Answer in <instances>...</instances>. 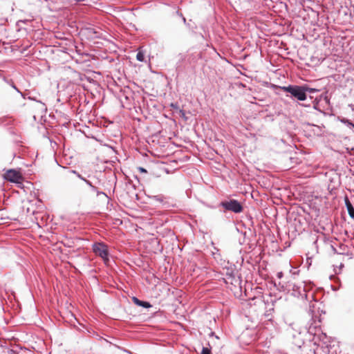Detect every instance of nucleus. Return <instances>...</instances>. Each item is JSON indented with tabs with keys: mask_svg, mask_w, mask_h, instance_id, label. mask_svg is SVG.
<instances>
[{
	"mask_svg": "<svg viewBox=\"0 0 354 354\" xmlns=\"http://www.w3.org/2000/svg\"><path fill=\"white\" fill-rule=\"evenodd\" d=\"M312 287L311 283H307L304 281L295 283L289 281L281 286V289L283 292H286L295 297L309 302V310L313 312L314 304L312 302L315 299L314 292L310 291Z\"/></svg>",
	"mask_w": 354,
	"mask_h": 354,
	"instance_id": "1",
	"label": "nucleus"
},
{
	"mask_svg": "<svg viewBox=\"0 0 354 354\" xmlns=\"http://www.w3.org/2000/svg\"><path fill=\"white\" fill-rule=\"evenodd\" d=\"M279 88L287 93L286 97L298 102L299 106L309 107L307 105L299 102H303L307 100V95L305 93L304 85L289 84L288 86H279Z\"/></svg>",
	"mask_w": 354,
	"mask_h": 354,
	"instance_id": "2",
	"label": "nucleus"
},
{
	"mask_svg": "<svg viewBox=\"0 0 354 354\" xmlns=\"http://www.w3.org/2000/svg\"><path fill=\"white\" fill-rule=\"evenodd\" d=\"M218 207L224 209L223 212L229 211L234 214H239L243 210V207L241 202L233 198L221 201L218 204Z\"/></svg>",
	"mask_w": 354,
	"mask_h": 354,
	"instance_id": "3",
	"label": "nucleus"
},
{
	"mask_svg": "<svg viewBox=\"0 0 354 354\" xmlns=\"http://www.w3.org/2000/svg\"><path fill=\"white\" fill-rule=\"evenodd\" d=\"M93 252L95 255L100 257L104 262L107 263L109 261V251L108 245L104 242H95L92 245Z\"/></svg>",
	"mask_w": 354,
	"mask_h": 354,
	"instance_id": "4",
	"label": "nucleus"
},
{
	"mask_svg": "<svg viewBox=\"0 0 354 354\" xmlns=\"http://www.w3.org/2000/svg\"><path fill=\"white\" fill-rule=\"evenodd\" d=\"M4 178L8 181L17 183L21 179V176L19 172L11 169L6 171Z\"/></svg>",
	"mask_w": 354,
	"mask_h": 354,
	"instance_id": "5",
	"label": "nucleus"
},
{
	"mask_svg": "<svg viewBox=\"0 0 354 354\" xmlns=\"http://www.w3.org/2000/svg\"><path fill=\"white\" fill-rule=\"evenodd\" d=\"M132 301L136 306H141L145 308H149L152 307V305L149 301H142L136 297H133Z\"/></svg>",
	"mask_w": 354,
	"mask_h": 354,
	"instance_id": "6",
	"label": "nucleus"
},
{
	"mask_svg": "<svg viewBox=\"0 0 354 354\" xmlns=\"http://www.w3.org/2000/svg\"><path fill=\"white\" fill-rule=\"evenodd\" d=\"M344 203L350 217L354 219V207L346 196L344 197Z\"/></svg>",
	"mask_w": 354,
	"mask_h": 354,
	"instance_id": "7",
	"label": "nucleus"
},
{
	"mask_svg": "<svg viewBox=\"0 0 354 354\" xmlns=\"http://www.w3.org/2000/svg\"><path fill=\"white\" fill-rule=\"evenodd\" d=\"M250 305L261 306L265 304V300L263 296L259 295L252 297L250 301Z\"/></svg>",
	"mask_w": 354,
	"mask_h": 354,
	"instance_id": "8",
	"label": "nucleus"
},
{
	"mask_svg": "<svg viewBox=\"0 0 354 354\" xmlns=\"http://www.w3.org/2000/svg\"><path fill=\"white\" fill-rule=\"evenodd\" d=\"M150 198L152 200L159 202V203H164V201L166 198V197L165 196H163L162 194L152 196Z\"/></svg>",
	"mask_w": 354,
	"mask_h": 354,
	"instance_id": "9",
	"label": "nucleus"
},
{
	"mask_svg": "<svg viewBox=\"0 0 354 354\" xmlns=\"http://www.w3.org/2000/svg\"><path fill=\"white\" fill-rule=\"evenodd\" d=\"M304 89L306 90L305 91V93H306V95L308 96V94H311V93H317L319 91L318 89L317 88H310L309 87L308 85L306 84H304Z\"/></svg>",
	"mask_w": 354,
	"mask_h": 354,
	"instance_id": "10",
	"label": "nucleus"
},
{
	"mask_svg": "<svg viewBox=\"0 0 354 354\" xmlns=\"http://www.w3.org/2000/svg\"><path fill=\"white\" fill-rule=\"evenodd\" d=\"M212 254L215 259H218L221 257L219 250L216 247H214V250L212 251Z\"/></svg>",
	"mask_w": 354,
	"mask_h": 354,
	"instance_id": "11",
	"label": "nucleus"
},
{
	"mask_svg": "<svg viewBox=\"0 0 354 354\" xmlns=\"http://www.w3.org/2000/svg\"><path fill=\"white\" fill-rule=\"evenodd\" d=\"M28 353H29V351H22V350L17 351V350L10 349L9 351V354H28Z\"/></svg>",
	"mask_w": 354,
	"mask_h": 354,
	"instance_id": "12",
	"label": "nucleus"
},
{
	"mask_svg": "<svg viewBox=\"0 0 354 354\" xmlns=\"http://www.w3.org/2000/svg\"><path fill=\"white\" fill-rule=\"evenodd\" d=\"M6 82H7L8 84H10L15 90H16L18 93L21 94V92L17 88L15 84H14L13 81L12 80H6L5 79Z\"/></svg>",
	"mask_w": 354,
	"mask_h": 354,
	"instance_id": "13",
	"label": "nucleus"
},
{
	"mask_svg": "<svg viewBox=\"0 0 354 354\" xmlns=\"http://www.w3.org/2000/svg\"><path fill=\"white\" fill-rule=\"evenodd\" d=\"M136 59L139 62H143L145 60V55L142 52H138L136 55Z\"/></svg>",
	"mask_w": 354,
	"mask_h": 354,
	"instance_id": "14",
	"label": "nucleus"
},
{
	"mask_svg": "<svg viewBox=\"0 0 354 354\" xmlns=\"http://www.w3.org/2000/svg\"><path fill=\"white\" fill-rule=\"evenodd\" d=\"M201 354H212L211 348L207 347H203Z\"/></svg>",
	"mask_w": 354,
	"mask_h": 354,
	"instance_id": "15",
	"label": "nucleus"
},
{
	"mask_svg": "<svg viewBox=\"0 0 354 354\" xmlns=\"http://www.w3.org/2000/svg\"><path fill=\"white\" fill-rule=\"evenodd\" d=\"M72 173L76 174V176L80 178L82 180L84 181V180L86 179L84 177H83L81 174H80L78 172H77L75 170H72L71 171Z\"/></svg>",
	"mask_w": 354,
	"mask_h": 354,
	"instance_id": "16",
	"label": "nucleus"
},
{
	"mask_svg": "<svg viewBox=\"0 0 354 354\" xmlns=\"http://www.w3.org/2000/svg\"><path fill=\"white\" fill-rule=\"evenodd\" d=\"M114 346H115L116 348H118V349H120V350L123 351H124V352H125V353H129V354H133V353H132L131 351H128V350H127L126 348H122V347H120V346H117V345H114Z\"/></svg>",
	"mask_w": 354,
	"mask_h": 354,
	"instance_id": "17",
	"label": "nucleus"
},
{
	"mask_svg": "<svg viewBox=\"0 0 354 354\" xmlns=\"http://www.w3.org/2000/svg\"><path fill=\"white\" fill-rule=\"evenodd\" d=\"M138 170L140 173H144V174L147 173V171L144 167H138Z\"/></svg>",
	"mask_w": 354,
	"mask_h": 354,
	"instance_id": "18",
	"label": "nucleus"
},
{
	"mask_svg": "<svg viewBox=\"0 0 354 354\" xmlns=\"http://www.w3.org/2000/svg\"><path fill=\"white\" fill-rule=\"evenodd\" d=\"M176 13H177L178 15H179L182 17L183 23H184L185 24H187V21H186L185 17H184L181 13H179V12H178V11H177V12H176Z\"/></svg>",
	"mask_w": 354,
	"mask_h": 354,
	"instance_id": "19",
	"label": "nucleus"
},
{
	"mask_svg": "<svg viewBox=\"0 0 354 354\" xmlns=\"http://www.w3.org/2000/svg\"><path fill=\"white\" fill-rule=\"evenodd\" d=\"M96 194L97 196L104 195L105 196L107 197V195L104 192L99 191L98 189L96 192Z\"/></svg>",
	"mask_w": 354,
	"mask_h": 354,
	"instance_id": "20",
	"label": "nucleus"
},
{
	"mask_svg": "<svg viewBox=\"0 0 354 354\" xmlns=\"http://www.w3.org/2000/svg\"><path fill=\"white\" fill-rule=\"evenodd\" d=\"M342 122L344 123V124H348L349 125V122H351V121H349L348 119H342Z\"/></svg>",
	"mask_w": 354,
	"mask_h": 354,
	"instance_id": "21",
	"label": "nucleus"
},
{
	"mask_svg": "<svg viewBox=\"0 0 354 354\" xmlns=\"http://www.w3.org/2000/svg\"><path fill=\"white\" fill-rule=\"evenodd\" d=\"M84 182H85L90 187L93 185V183L87 179H85Z\"/></svg>",
	"mask_w": 354,
	"mask_h": 354,
	"instance_id": "22",
	"label": "nucleus"
},
{
	"mask_svg": "<svg viewBox=\"0 0 354 354\" xmlns=\"http://www.w3.org/2000/svg\"><path fill=\"white\" fill-rule=\"evenodd\" d=\"M91 189L93 192H97V187L95 185H93L91 187Z\"/></svg>",
	"mask_w": 354,
	"mask_h": 354,
	"instance_id": "23",
	"label": "nucleus"
},
{
	"mask_svg": "<svg viewBox=\"0 0 354 354\" xmlns=\"http://www.w3.org/2000/svg\"><path fill=\"white\" fill-rule=\"evenodd\" d=\"M209 337H215L216 339H218L219 337L215 335V333L214 332H211L210 334H209Z\"/></svg>",
	"mask_w": 354,
	"mask_h": 354,
	"instance_id": "24",
	"label": "nucleus"
},
{
	"mask_svg": "<svg viewBox=\"0 0 354 354\" xmlns=\"http://www.w3.org/2000/svg\"><path fill=\"white\" fill-rule=\"evenodd\" d=\"M277 275V277L279 279H281L283 277V272H279Z\"/></svg>",
	"mask_w": 354,
	"mask_h": 354,
	"instance_id": "25",
	"label": "nucleus"
},
{
	"mask_svg": "<svg viewBox=\"0 0 354 354\" xmlns=\"http://www.w3.org/2000/svg\"><path fill=\"white\" fill-rule=\"evenodd\" d=\"M28 20H19V22H22V23L26 24V22H28Z\"/></svg>",
	"mask_w": 354,
	"mask_h": 354,
	"instance_id": "26",
	"label": "nucleus"
},
{
	"mask_svg": "<svg viewBox=\"0 0 354 354\" xmlns=\"http://www.w3.org/2000/svg\"><path fill=\"white\" fill-rule=\"evenodd\" d=\"M349 125L352 126V127L354 128V123H353V122H349Z\"/></svg>",
	"mask_w": 354,
	"mask_h": 354,
	"instance_id": "27",
	"label": "nucleus"
},
{
	"mask_svg": "<svg viewBox=\"0 0 354 354\" xmlns=\"http://www.w3.org/2000/svg\"><path fill=\"white\" fill-rule=\"evenodd\" d=\"M298 272H299V270H297V271H296V272H292V274H298Z\"/></svg>",
	"mask_w": 354,
	"mask_h": 354,
	"instance_id": "28",
	"label": "nucleus"
},
{
	"mask_svg": "<svg viewBox=\"0 0 354 354\" xmlns=\"http://www.w3.org/2000/svg\"><path fill=\"white\" fill-rule=\"evenodd\" d=\"M238 281L240 283V282H241V280H240L239 279H235V282H236H236H238Z\"/></svg>",
	"mask_w": 354,
	"mask_h": 354,
	"instance_id": "29",
	"label": "nucleus"
},
{
	"mask_svg": "<svg viewBox=\"0 0 354 354\" xmlns=\"http://www.w3.org/2000/svg\"><path fill=\"white\" fill-rule=\"evenodd\" d=\"M126 90H128V91H129V88L128 87H127V88H124V93H125V92H126Z\"/></svg>",
	"mask_w": 354,
	"mask_h": 354,
	"instance_id": "30",
	"label": "nucleus"
},
{
	"mask_svg": "<svg viewBox=\"0 0 354 354\" xmlns=\"http://www.w3.org/2000/svg\"><path fill=\"white\" fill-rule=\"evenodd\" d=\"M313 108H314L315 109H317L316 104H315V105L313 106Z\"/></svg>",
	"mask_w": 354,
	"mask_h": 354,
	"instance_id": "31",
	"label": "nucleus"
},
{
	"mask_svg": "<svg viewBox=\"0 0 354 354\" xmlns=\"http://www.w3.org/2000/svg\"><path fill=\"white\" fill-rule=\"evenodd\" d=\"M28 354H33L32 352L29 351V353H28Z\"/></svg>",
	"mask_w": 354,
	"mask_h": 354,
	"instance_id": "32",
	"label": "nucleus"
}]
</instances>
